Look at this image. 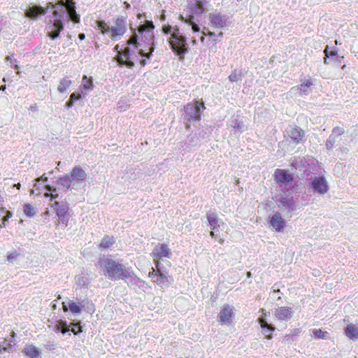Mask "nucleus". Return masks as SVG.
<instances>
[{"label":"nucleus","mask_w":358,"mask_h":358,"mask_svg":"<svg viewBox=\"0 0 358 358\" xmlns=\"http://www.w3.org/2000/svg\"><path fill=\"white\" fill-rule=\"evenodd\" d=\"M22 352L31 358H36L40 354L39 350L34 345H27Z\"/></svg>","instance_id":"22"},{"label":"nucleus","mask_w":358,"mask_h":358,"mask_svg":"<svg viewBox=\"0 0 358 358\" xmlns=\"http://www.w3.org/2000/svg\"><path fill=\"white\" fill-rule=\"evenodd\" d=\"M273 315L277 320L288 321L292 317L293 311L289 307L281 306L275 308Z\"/></svg>","instance_id":"14"},{"label":"nucleus","mask_w":358,"mask_h":358,"mask_svg":"<svg viewBox=\"0 0 358 358\" xmlns=\"http://www.w3.org/2000/svg\"><path fill=\"white\" fill-rule=\"evenodd\" d=\"M76 282L80 287H87V279L83 276H78L76 279Z\"/></svg>","instance_id":"36"},{"label":"nucleus","mask_w":358,"mask_h":358,"mask_svg":"<svg viewBox=\"0 0 358 358\" xmlns=\"http://www.w3.org/2000/svg\"><path fill=\"white\" fill-rule=\"evenodd\" d=\"M155 275H157V270L155 271L153 268H152V271L149 273V277H153Z\"/></svg>","instance_id":"46"},{"label":"nucleus","mask_w":358,"mask_h":358,"mask_svg":"<svg viewBox=\"0 0 358 358\" xmlns=\"http://www.w3.org/2000/svg\"><path fill=\"white\" fill-rule=\"evenodd\" d=\"M204 36H205V34H204V33H203V36H201V41L202 43H203L204 39H205V38H204Z\"/></svg>","instance_id":"60"},{"label":"nucleus","mask_w":358,"mask_h":358,"mask_svg":"<svg viewBox=\"0 0 358 358\" xmlns=\"http://www.w3.org/2000/svg\"><path fill=\"white\" fill-rule=\"evenodd\" d=\"M201 109L204 110L205 106L203 102L196 101L194 103H188L184 107L185 118L188 120L197 121L201 117Z\"/></svg>","instance_id":"8"},{"label":"nucleus","mask_w":358,"mask_h":358,"mask_svg":"<svg viewBox=\"0 0 358 358\" xmlns=\"http://www.w3.org/2000/svg\"><path fill=\"white\" fill-rule=\"evenodd\" d=\"M155 27L151 21H146L145 24L138 27V34H143L145 41L138 42V35L134 33L127 41V45H134V48L138 50V55L150 59L155 50L154 34L152 30Z\"/></svg>","instance_id":"2"},{"label":"nucleus","mask_w":358,"mask_h":358,"mask_svg":"<svg viewBox=\"0 0 358 358\" xmlns=\"http://www.w3.org/2000/svg\"><path fill=\"white\" fill-rule=\"evenodd\" d=\"M344 132H345V129L343 127H336L333 129L331 134L337 138V137L343 135L344 134Z\"/></svg>","instance_id":"34"},{"label":"nucleus","mask_w":358,"mask_h":358,"mask_svg":"<svg viewBox=\"0 0 358 358\" xmlns=\"http://www.w3.org/2000/svg\"><path fill=\"white\" fill-rule=\"evenodd\" d=\"M72 81L67 78H64L62 80H60L58 87L57 90L59 93H63L66 92V90L70 87L71 85Z\"/></svg>","instance_id":"26"},{"label":"nucleus","mask_w":358,"mask_h":358,"mask_svg":"<svg viewBox=\"0 0 358 358\" xmlns=\"http://www.w3.org/2000/svg\"><path fill=\"white\" fill-rule=\"evenodd\" d=\"M171 29H172V27H171V26H169V25H168V26H164V27H163V31H164L165 34H169V33H171Z\"/></svg>","instance_id":"42"},{"label":"nucleus","mask_w":358,"mask_h":358,"mask_svg":"<svg viewBox=\"0 0 358 358\" xmlns=\"http://www.w3.org/2000/svg\"><path fill=\"white\" fill-rule=\"evenodd\" d=\"M131 55L130 48L125 47L122 51H118L117 60L119 64L131 69L134 66V62L131 60Z\"/></svg>","instance_id":"12"},{"label":"nucleus","mask_w":358,"mask_h":358,"mask_svg":"<svg viewBox=\"0 0 358 358\" xmlns=\"http://www.w3.org/2000/svg\"><path fill=\"white\" fill-rule=\"evenodd\" d=\"M14 68H15V69H19V66H18V65H17V64H15V65H14Z\"/></svg>","instance_id":"63"},{"label":"nucleus","mask_w":358,"mask_h":358,"mask_svg":"<svg viewBox=\"0 0 358 358\" xmlns=\"http://www.w3.org/2000/svg\"><path fill=\"white\" fill-rule=\"evenodd\" d=\"M314 85L312 78H308L306 81L302 83L300 86L293 87L290 90L292 93H298L301 95H308L311 92L310 87Z\"/></svg>","instance_id":"16"},{"label":"nucleus","mask_w":358,"mask_h":358,"mask_svg":"<svg viewBox=\"0 0 358 358\" xmlns=\"http://www.w3.org/2000/svg\"><path fill=\"white\" fill-rule=\"evenodd\" d=\"M6 213V215L4 217H7V219H8V220L10 217H12V213H11V212H10V211H8V210H7Z\"/></svg>","instance_id":"50"},{"label":"nucleus","mask_w":358,"mask_h":358,"mask_svg":"<svg viewBox=\"0 0 358 358\" xmlns=\"http://www.w3.org/2000/svg\"><path fill=\"white\" fill-rule=\"evenodd\" d=\"M280 203H281L282 207H285L287 208L288 212L294 211L296 210V207L292 199L289 198H282Z\"/></svg>","instance_id":"24"},{"label":"nucleus","mask_w":358,"mask_h":358,"mask_svg":"<svg viewBox=\"0 0 358 358\" xmlns=\"http://www.w3.org/2000/svg\"><path fill=\"white\" fill-rule=\"evenodd\" d=\"M66 105L68 108H71L73 106V101L69 99V101L66 102Z\"/></svg>","instance_id":"51"},{"label":"nucleus","mask_w":358,"mask_h":358,"mask_svg":"<svg viewBox=\"0 0 358 358\" xmlns=\"http://www.w3.org/2000/svg\"><path fill=\"white\" fill-rule=\"evenodd\" d=\"M270 225L275 231H281L285 226V220L279 213H276L270 217Z\"/></svg>","instance_id":"17"},{"label":"nucleus","mask_w":358,"mask_h":358,"mask_svg":"<svg viewBox=\"0 0 358 358\" xmlns=\"http://www.w3.org/2000/svg\"><path fill=\"white\" fill-rule=\"evenodd\" d=\"M69 4H65L64 1L61 0L57 3L53 4L50 2L47 7L43 8L38 6L30 7L25 12L27 17L34 19L38 15H42L48 12L49 9H55L52 12V19H50L47 24L46 29L48 36L52 40L57 38L59 36L60 31L63 29L64 25L61 18L64 15V8H66L69 18L74 22L78 23L80 20L79 15L76 13L74 6L75 3L73 0H67Z\"/></svg>","instance_id":"1"},{"label":"nucleus","mask_w":358,"mask_h":358,"mask_svg":"<svg viewBox=\"0 0 358 358\" xmlns=\"http://www.w3.org/2000/svg\"><path fill=\"white\" fill-rule=\"evenodd\" d=\"M57 329L60 331L63 334L70 331L69 327L66 324L65 322L61 321L57 325Z\"/></svg>","instance_id":"31"},{"label":"nucleus","mask_w":358,"mask_h":358,"mask_svg":"<svg viewBox=\"0 0 358 358\" xmlns=\"http://www.w3.org/2000/svg\"><path fill=\"white\" fill-rule=\"evenodd\" d=\"M45 189L49 191V192H54L56 191V188L52 187V186H50V185H46L45 186Z\"/></svg>","instance_id":"45"},{"label":"nucleus","mask_w":358,"mask_h":358,"mask_svg":"<svg viewBox=\"0 0 358 358\" xmlns=\"http://www.w3.org/2000/svg\"><path fill=\"white\" fill-rule=\"evenodd\" d=\"M87 178L85 170L78 165L73 166L69 173L59 177L57 182L66 189H78Z\"/></svg>","instance_id":"3"},{"label":"nucleus","mask_w":358,"mask_h":358,"mask_svg":"<svg viewBox=\"0 0 358 358\" xmlns=\"http://www.w3.org/2000/svg\"><path fill=\"white\" fill-rule=\"evenodd\" d=\"M150 255L152 257L153 261L155 262V266L159 267V259L163 260L164 258L170 259L173 254L168 245L164 243H158L154 248Z\"/></svg>","instance_id":"7"},{"label":"nucleus","mask_w":358,"mask_h":358,"mask_svg":"<svg viewBox=\"0 0 358 358\" xmlns=\"http://www.w3.org/2000/svg\"><path fill=\"white\" fill-rule=\"evenodd\" d=\"M312 333L315 337L318 338H324L327 334V332H324L321 329H313Z\"/></svg>","instance_id":"37"},{"label":"nucleus","mask_w":358,"mask_h":358,"mask_svg":"<svg viewBox=\"0 0 358 358\" xmlns=\"http://www.w3.org/2000/svg\"><path fill=\"white\" fill-rule=\"evenodd\" d=\"M5 89H6V85L0 86V90H3H3H5Z\"/></svg>","instance_id":"59"},{"label":"nucleus","mask_w":358,"mask_h":358,"mask_svg":"<svg viewBox=\"0 0 358 358\" xmlns=\"http://www.w3.org/2000/svg\"><path fill=\"white\" fill-rule=\"evenodd\" d=\"M20 255V253H18L17 251H13L8 254L7 255V260L10 263H13L16 261L17 257Z\"/></svg>","instance_id":"35"},{"label":"nucleus","mask_w":358,"mask_h":358,"mask_svg":"<svg viewBox=\"0 0 358 358\" xmlns=\"http://www.w3.org/2000/svg\"><path fill=\"white\" fill-rule=\"evenodd\" d=\"M8 220L7 217H4L2 218V224L3 226L6 225V222Z\"/></svg>","instance_id":"53"},{"label":"nucleus","mask_w":358,"mask_h":358,"mask_svg":"<svg viewBox=\"0 0 358 358\" xmlns=\"http://www.w3.org/2000/svg\"><path fill=\"white\" fill-rule=\"evenodd\" d=\"M52 207H53L56 210V214L59 220V223H62L66 226L69 221V217L67 216L69 207L67 206V205L64 203L59 204V202L55 201L52 204Z\"/></svg>","instance_id":"11"},{"label":"nucleus","mask_w":358,"mask_h":358,"mask_svg":"<svg viewBox=\"0 0 358 358\" xmlns=\"http://www.w3.org/2000/svg\"><path fill=\"white\" fill-rule=\"evenodd\" d=\"M219 243H221V244H222V243H224V239H222V238H221V239H220V240H219Z\"/></svg>","instance_id":"62"},{"label":"nucleus","mask_w":358,"mask_h":358,"mask_svg":"<svg viewBox=\"0 0 358 358\" xmlns=\"http://www.w3.org/2000/svg\"><path fill=\"white\" fill-rule=\"evenodd\" d=\"M13 187H17L18 189H20V187H21V185H20V183L15 184V185H13Z\"/></svg>","instance_id":"56"},{"label":"nucleus","mask_w":358,"mask_h":358,"mask_svg":"<svg viewBox=\"0 0 358 358\" xmlns=\"http://www.w3.org/2000/svg\"><path fill=\"white\" fill-rule=\"evenodd\" d=\"M41 180L43 182H46L48 180V178L45 176V174H43L41 178H38L35 180L36 182H38Z\"/></svg>","instance_id":"43"},{"label":"nucleus","mask_w":358,"mask_h":358,"mask_svg":"<svg viewBox=\"0 0 358 358\" xmlns=\"http://www.w3.org/2000/svg\"><path fill=\"white\" fill-rule=\"evenodd\" d=\"M234 317V308L228 303L224 304L217 315V322L222 325H229Z\"/></svg>","instance_id":"9"},{"label":"nucleus","mask_w":358,"mask_h":358,"mask_svg":"<svg viewBox=\"0 0 358 358\" xmlns=\"http://www.w3.org/2000/svg\"><path fill=\"white\" fill-rule=\"evenodd\" d=\"M6 343V341L4 340L3 342V345L0 344V354L3 353L4 352H10V350L12 348L11 345L10 344H8L7 346H4V345Z\"/></svg>","instance_id":"38"},{"label":"nucleus","mask_w":358,"mask_h":358,"mask_svg":"<svg viewBox=\"0 0 358 358\" xmlns=\"http://www.w3.org/2000/svg\"><path fill=\"white\" fill-rule=\"evenodd\" d=\"M169 43L173 51L180 57H183L187 52L186 38L180 34L179 29L177 27L174 29L171 34Z\"/></svg>","instance_id":"6"},{"label":"nucleus","mask_w":358,"mask_h":358,"mask_svg":"<svg viewBox=\"0 0 358 358\" xmlns=\"http://www.w3.org/2000/svg\"><path fill=\"white\" fill-rule=\"evenodd\" d=\"M275 179L278 182H289L292 180L291 175L285 170L277 169L275 173Z\"/></svg>","instance_id":"21"},{"label":"nucleus","mask_w":358,"mask_h":358,"mask_svg":"<svg viewBox=\"0 0 358 358\" xmlns=\"http://www.w3.org/2000/svg\"><path fill=\"white\" fill-rule=\"evenodd\" d=\"M45 196H46V197L50 196L51 200H52V199H57L58 197V194H50L48 193H45Z\"/></svg>","instance_id":"44"},{"label":"nucleus","mask_w":358,"mask_h":358,"mask_svg":"<svg viewBox=\"0 0 358 358\" xmlns=\"http://www.w3.org/2000/svg\"><path fill=\"white\" fill-rule=\"evenodd\" d=\"M85 38V35L83 34V33H81V34H79L78 35V38L80 40V41H83L84 40Z\"/></svg>","instance_id":"49"},{"label":"nucleus","mask_w":358,"mask_h":358,"mask_svg":"<svg viewBox=\"0 0 358 358\" xmlns=\"http://www.w3.org/2000/svg\"><path fill=\"white\" fill-rule=\"evenodd\" d=\"M156 268L157 273V284L162 288L168 287L173 282V277L169 275L167 273L160 267H156Z\"/></svg>","instance_id":"13"},{"label":"nucleus","mask_w":358,"mask_h":358,"mask_svg":"<svg viewBox=\"0 0 358 358\" xmlns=\"http://www.w3.org/2000/svg\"><path fill=\"white\" fill-rule=\"evenodd\" d=\"M287 134L291 141L295 144H299L304 137V131L299 127H290Z\"/></svg>","instance_id":"15"},{"label":"nucleus","mask_w":358,"mask_h":358,"mask_svg":"<svg viewBox=\"0 0 358 358\" xmlns=\"http://www.w3.org/2000/svg\"><path fill=\"white\" fill-rule=\"evenodd\" d=\"M62 308H63V310H64V312H67V311L69 310V306H67L66 305L65 302H63V303H62Z\"/></svg>","instance_id":"47"},{"label":"nucleus","mask_w":358,"mask_h":358,"mask_svg":"<svg viewBox=\"0 0 358 358\" xmlns=\"http://www.w3.org/2000/svg\"><path fill=\"white\" fill-rule=\"evenodd\" d=\"M140 64L142 66H144L146 64V60L145 59H142L140 61Z\"/></svg>","instance_id":"52"},{"label":"nucleus","mask_w":358,"mask_h":358,"mask_svg":"<svg viewBox=\"0 0 358 358\" xmlns=\"http://www.w3.org/2000/svg\"><path fill=\"white\" fill-rule=\"evenodd\" d=\"M70 330L75 334H77L81 331V327L78 324H73Z\"/></svg>","instance_id":"39"},{"label":"nucleus","mask_w":358,"mask_h":358,"mask_svg":"<svg viewBox=\"0 0 358 358\" xmlns=\"http://www.w3.org/2000/svg\"><path fill=\"white\" fill-rule=\"evenodd\" d=\"M208 222L210 226L211 229L215 230L219 227L217 214L214 212L207 213Z\"/></svg>","instance_id":"23"},{"label":"nucleus","mask_w":358,"mask_h":358,"mask_svg":"<svg viewBox=\"0 0 358 358\" xmlns=\"http://www.w3.org/2000/svg\"><path fill=\"white\" fill-rule=\"evenodd\" d=\"M336 142V137L333 135H330L326 142V148L327 150H331L334 147L335 143Z\"/></svg>","instance_id":"32"},{"label":"nucleus","mask_w":358,"mask_h":358,"mask_svg":"<svg viewBox=\"0 0 358 358\" xmlns=\"http://www.w3.org/2000/svg\"><path fill=\"white\" fill-rule=\"evenodd\" d=\"M278 292H280V289L273 290L272 292V296H274V294H275L276 293H278Z\"/></svg>","instance_id":"55"},{"label":"nucleus","mask_w":358,"mask_h":358,"mask_svg":"<svg viewBox=\"0 0 358 358\" xmlns=\"http://www.w3.org/2000/svg\"><path fill=\"white\" fill-rule=\"evenodd\" d=\"M81 98V96L79 94V95H76L75 93H72L70 96V100L72 101L73 102L74 100H78V99H80Z\"/></svg>","instance_id":"41"},{"label":"nucleus","mask_w":358,"mask_h":358,"mask_svg":"<svg viewBox=\"0 0 358 358\" xmlns=\"http://www.w3.org/2000/svg\"><path fill=\"white\" fill-rule=\"evenodd\" d=\"M118 48H119V45H117L115 47V50L116 51H117V52H118V51H119V50H118Z\"/></svg>","instance_id":"61"},{"label":"nucleus","mask_w":358,"mask_h":358,"mask_svg":"<svg viewBox=\"0 0 358 358\" xmlns=\"http://www.w3.org/2000/svg\"><path fill=\"white\" fill-rule=\"evenodd\" d=\"M229 79L231 83L238 82L241 80V73L235 70L229 76Z\"/></svg>","instance_id":"33"},{"label":"nucleus","mask_w":358,"mask_h":358,"mask_svg":"<svg viewBox=\"0 0 358 358\" xmlns=\"http://www.w3.org/2000/svg\"><path fill=\"white\" fill-rule=\"evenodd\" d=\"M69 310L74 315L80 314L82 308L78 303L71 300L68 301Z\"/></svg>","instance_id":"27"},{"label":"nucleus","mask_w":358,"mask_h":358,"mask_svg":"<svg viewBox=\"0 0 358 358\" xmlns=\"http://www.w3.org/2000/svg\"><path fill=\"white\" fill-rule=\"evenodd\" d=\"M82 87L84 91L92 90L94 87L92 78H88L87 76H83L82 78Z\"/></svg>","instance_id":"25"},{"label":"nucleus","mask_w":358,"mask_h":358,"mask_svg":"<svg viewBox=\"0 0 358 358\" xmlns=\"http://www.w3.org/2000/svg\"><path fill=\"white\" fill-rule=\"evenodd\" d=\"M247 276H248V278H250V277L251 276V273H250V272H248V273H247Z\"/></svg>","instance_id":"64"},{"label":"nucleus","mask_w":358,"mask_h":358,"mask_svg":"<svg viewBox=\"0 0 358 358\" xmlns=\"http://www.w3.org/2000/svg\"><path fill=\"white\" fill-rule=\"evenodd\" d=\"M210 20L215 28H222L226 24V18L220 14H210Z\"/></svg>","instance_id":"19"},{"label":"nucleus","mask_w":358,"mask_h":358,"mask_svg":"<svg viewBox=\"0 0 358 358\" xmlns=\"http://www.w3.org/2000/svg\"><path fill=\"white\" fill-rule=\"evenodd\" d=\"M208 36H215V33L214 32H211V31H209L208 34H207Z\"/></svg>","instance_id":"58"},{"label":"nucleus","mask_w":358,"mask_h":358,"mask_svg":"<svg viewBox=\"0 0 358 358\" xmlns=\"http://www.w3.org/2000/svg\"><path fill=\"white\" fill-rule=\"evenodd\" d=\"M114 243V239L112 237L106 236L104 237L101 243L100 248H108Z\"/></svg>","instance_id":"28"},{"label":"nucleus","mask_w":358,"mask_h":358,"mask_svg":"<svg viewBox=\"0 0 358 358\" xmlns=\"http://www.w3.org/2000/svg\"><path fill=\"white\" fill-rule=\"evenodd\" d=\"M182 20H184L186 23L189 24L192 26V29L193 31L198 32L200 30L199 27L193 22L194 17L192 15L189 16L188 19L184 20L183 17L181 16Z\"/></svg>","instance_id":"29"},{"label":"nucleus","mask_w":358,"mask_h":358,"mask_svg":"<svg viewBox=\"0 0 358 358\" xmlns=\"http://www.w3.org/2000/svg\"><path fill=\"white\" fill-rule=\"evenodd\" d=\"M6 61H10L12 64H13L14 63L16 62V60L15 59H12L11 57H10V56H7L6 57Z\"/></svg>","instance_id":"48"},{"label":"nucleus","mask_w":358,"mask_h":358,"mask_svg":"<svg viewBox=\"0 0 358 358\" xmlns=\"http://www.w3.org/2000/svg\"><path fill=\"white\" fill-rule=\"evenodd\" d=\"M96 26L103 34L110 33L113 41L120 39L127 31V21L123 17H117L113 20V24L109 26L103 20L96 21Z\"/></svg>","instance_id":"5"},{"label":"nucleus","mask_w":358,"mask_h":358,"mask_svg":"<svg viewBox=\"0 0 358 358\" xmlns=\"http://www.w3.org/2000/svg\"><path fill=\"white\" fill-rule=\"evenodd\" d=\"M104 275L112 280L131 277V271L120 263L109 258L101 259L98 262Z\"/></svg>","instance_id":"4"},{"label":"nucleus","mask_w":358,"mask_h":358,"mask_svg":"<svg viewBox=\"0 0 358 358\" xmlns=\"http://www.w3.org/2000/svg\"><path fill=\"white\" fill-rule=\"evenodd\" d=\"M24 213L27 217H32L35 215V210L30 204H25L24 206Z\"/></svg>","instance_id":"30"},{"label":"nucleus","mask_w":358,"mask_h":358,"mask_svg":"<svg viewBox=\"0 0 358 358\" xmlns=\"http://www.w3.org/2000/svg\"><path fill=\"white\" fill-rule=\"evenodd\" d=\"M234 128L237 129L239 132L243 131V125L238 121L236 122Z\"/></svg>","instance_id":"40"},{"label":"nucleus","mask_w":358,"mask_h":358,"mask_svg":"<svg viewBox=\"0 0 358 358\" xmlns=\"http://www.w3.org/2000/svg\"><path fill=\"white\" fill-rule=\"evenodd\" d=\"M310 187L315 193L324 194L329 190V185L324 176H313L310 178Z\"/></svg>","instance_id":"10"},{"label":"nucleus","mask_w":358,"mask_h":358,"mask_svg":"<svg viewBox=\"0 0 358 358\" xmlns=\"http://www.w3.org/2000/svg\"><path fill=\"white\" fill-rule=\"evenodd\" d=\"M346 336L353 341L358 339V327L354 324H349L345 329Z\"/></svg>","instance_id":"20"},{"label":"nucleus","mask_w":358,"mask_h":358,"mask_svg":"<svg viewBox=\"0 0 358 358\" xmlns=\"http://www.w3.org/2000/svg\"><path fill=\"white\" fill-rule=\"evenodd\" d=\"M258 322L262 329V334L266 335V338L268 340L271 339V332L275 331V327L273 325L268 324L263 317L259 318Z\"/></svg>","instance_id":"18"},{"label":"nucleus","mask_w":358,"mask_h":358,"mask_svg":"<svg viewBox=\"0 0 358 358\" xmlns=\"http://www.w3.org/2000/svg\"><path fill=\"white\" fill-rule=\"evenodd\" d=\"M215 230H213L210 231V235L212 238L215 237Z\"/></svg>","instance_id":"57"},{"label":"nucleus","mask_w":358,"mask_h":358,"mask_svg":"<svg viewBox=\"0 0 358 358\" xmlns=\"http://www.w3.org/2000/svg\"><path fill=\"white\" fill-rule=\"evenodd\" d=\"M51 308L52 310H55L57 309V305L55 303H53L52 304Z\"/></svg>","instance_id":"54"}]
</instances>
